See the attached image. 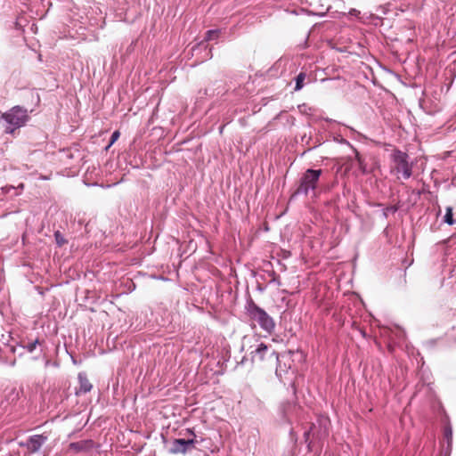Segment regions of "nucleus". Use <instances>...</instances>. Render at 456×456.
Wrapping results in <instances>:
<instances>
[{
    "label": "nucleus",
    "mask_w": 456,
    "mask_h": 456,
    "mask_svg": "<svg viewBox=\"0 0 456 456\" xmlns=\"http://www.w3.org/2000/svg\"><path fill=\"white\" fill-rule=\"evenodd\" d=\"M2 118L6 122V133H13L14 130L23 126L28 121L27 110L20 107H14L3 114Z\"/></svg>",
    "instance_id": "1"
},
{
    "label": "nucleus",
    "mask_w": 456,
    "mask_h": 456,
    "mask_svg": "<svg viewBox=\"0 0 456 456\" xmlns=\"http://www.w3.org/2000/svg\"><path fill=\"white\" fill-rule=\"evenodd\" d=\"M252 362H262L265 360L277 361L278 356L273 350H270L266 345L260 343L256 348L250 353Z\"/></svg>",
    "instance_id": "2"
},
{
    "label": "nucleus",
    "mask_w": 456,
    "mask_h": 456,
    "mask_svg": "<svg viewBox=\"0 0 456 456\" xmlns=\"http://www.w3.org/2000/svg\"><path fill=\"white\" fill-rule=\"evenodd\" d=\"M251 317L256 322L265 330L271 332L274 328L273 319L262 309L255 307L251 310Z\"/></svg>",
    "instance_id": "3"
},
{
    "label": "nucleus",
    "mask_w": 456,
    "mask_h": 456,
    "mask_svg": "<svg viewBox=\"0 0 456 456\" xmlns=\"http://www.w3.org/2000/svg\"><path fill=\"white\" fill-rule=\"evenodd\" d=\"M393 159L397 174L401 173L404 179L409 178L411 175V171L406 159L407 156L401 151H396L394 153Z\"/></svg>",
    "instance_id": "4"
},
{
    "label": "nucleus",
    "mask_w": 456,
    "mask_h": 456,
    "mask_svg": "<svg viewBox=\"0 0 456 456\" xmlns=\"http://www.w3.org/2000/svg\"><path fill=\"white\" fill-rule=\"evenodd\" d=\"M320 175L321 170L308 169L303 177L298 191L307 193L310 189H314Z\"/></svg>",
    "instance_id": "5"
},
{
    "label": "nucleus",
    "mask_w": 456,
    "mask_h": 456,
    "mask_svg": "<svg viewBox=\"0 0 456 456\" xmlns=\"http://www.w3.org/2000/svg\"><path fill=\"white\" fill-rule=\"evenodd\" d=\"M193 445V440L175 439L172 443L171 451L174 453H183Z\"/></svg>",
    "instance_id": "6"
},
{
    "label": "nucleus",
    "mask_w": 456,
    "mask_h": 456,
    "mask_svg": "<svg viewBox=\"0 0 456 456\" xmlns=\"http://www.w3.org/2000/svg\"><path fill=\"white\" fill-rule=\"evenodd\" d=\"M45 442V437H44L43 436H34L30 437V439L28 440V448L31 452H36L42 446V444Z\"/></svg>",
    "instance_id": "7"
},
{
    "label": "nucleus",
    "mask_w": 456,
    "mask_h": 456,
    "mask_svg": "<svg viewBox=\"0 0 456 456\" xmlns=\"http://www.w3.org/2000/svg\"><path fill=\"white\" fill-rule=\"evenodd\" d=\"M78 380H79V388L77 391V395L81 394V393H87L92 389V384L89 382V380L84 374L80 373L78 375Z\"/></svg>",
    "instance_id": "8"
},
{
    "label": "nucleus",
    "mask_w": 456,
    "mask_h": 456,
    "mask_svg": "<svg viewBox=\"0 0 456 456\" xmlns=\"http://www.w3.org/2000/svg\"><path fill=\"white\" fill-rule=\"evenodd\" d=\"M444 220L446 224L452 225L455 223V221L452 218V208L448 207L446 208V213L444 215Z\"/></svg>",
    "instance_id": "9"
},
{
    "label": "nucleus",
    "mask_w": 456,
    "mask_h": 456,
    "mask_svg": "<svg viewBox=\"0 0 456 456\" xmlns=\"http://www.w3.org/2000/svg\"><path fill=\"white\" fill-rule=\"evenodd\" d=\"M445 439L447 440V449L445 452H451V444H452V433L450 428H447L444 433Z\"/></svg>",
    "instance_id": "10"
},
{
    "label": "nucleus",
    "mask_w": 456,
    "mask_h": 456,
    "mask_svg": "<svg viewBox=\"0 0 456 456\" xmlns=\"http://www.w3.org/2000/svg\"><path fill=\"white\" fill-rule=\"evenodd\" d=\"M305 78V75L304 73H300L297 77L296 82V90H300L303 87V82Z\"/></svg>",
    "instance_id": "11"
},
{
    "label": "nucleus",
    "mask_w": 456,
    "mask_h": 456,
    "mask_svg": "<svg viewBox=\"0 0 456 456\" xmlns=\"http://www.w3.org/2000/svg\"><path fill=\"white\" fill-rule=\"evenodd\" d=\"M119 132L118 131H115L112 135H111V138H110V144L106 147V149H109L118 138H119Z\"/></svg>",
    "instance_id": "12"
},
{
    "label": "nucleus",
    "mask_w": 456,
    "mask_h": 456,
    "mask_svg": "<svg viewBox=\"0 0 456 456\" xmlns=\"http://www.w3.org/2000/svg\"><path fill=\"white\" fill-rule=\"evenodd\" d=\"M217 35V31L216 30H209L207 32V39L208 40H212L214 39Z\"/></svg>",
    "instance_id": "13"
},
{
    "label": "nucleus",
    "mask_w": 456,
    "mask_h": 456,
    "mask_svg": "<svg viewBox=\"0 0 456 456\" xmlns=\"http://www.w3.org/2000/svg\"><path fill=\"white\" fill-rule=\"evenodd\" d=\"M451 452H444L443 456H449Z\"/></svg>",
    "instance_id": "14"
},
{
    "label": "nucleus",
    "mask_w": 456,
    "mask_h": 456,
    "mask_svg": "<svg viewBox=\"0 0 456 456\" xmlns=\"http://www.w3.org/2000/svg\"><path fill=\"white\" fill-rule=\"evenodd\" d=\"M34 347H35V344L30 345V348H29V350H30V351H32V350L34 349Z\"/></svg>",
    "instance_id": "15"
}]
</instances>
